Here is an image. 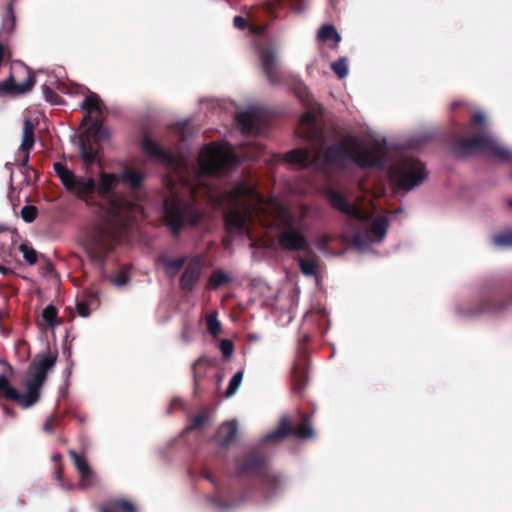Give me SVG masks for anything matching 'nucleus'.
<instances>
[{
    "mask_svg": "<svg viewBox=\"0 0 512 512\" xmlns=\"http://www.w3.org/2000/svg\"><path fill=\"white\" fill-rule=\"evenodd\" d=\"M112 218L94 227L90 244L86 248L90 261L103 265L114 245L120 240L123 231L134 220L131 216L132 205L124 199L110 201Z\"/></svg>",
    "mask_w": 512,
    "mask_h": 512,
    "instance_id": "nucleus-1",
    "label": "nucleus"
},
{
    "mask_svg": "<svg viewBox=\"0 0 512 512\" xmlns=\"http://www.w3.org/2000/svg\"><path fill=\"white\" fill-rule=\"evenodd\" d=\"M323 158L327 165L340 169H345L348 162L363 169L382 168L386 161V152L379 142L368 147L358 137L349 135L326 147Z\"/></svg>",
    "mask_w": 512,
    "mask_h": 512,
    "instance_id": "nucleus-2",
    "label": "nucleus"
},
{
    "mask_svg": "<svg viewBox=\"0 0 512 512\" xmlns=\"http://www.w3.org/2000/svg\"><path fill=\"white\" fill-rule=\"evenodd\" d=\"M464 132L468 138L456 137L451 142L452 153L459 158L484 154L500 161H511L512 151L502 146L488 131L485 116L481 112L472 115Z\"/></svg>",
    "mask_w": 512,
    "mask_h": 512,
    "instance_id": "nucleus-3",
    "label": "nucleus"
},
{
    "mask_svg": "<svg viewBox=\"0 0 512 512\" xmlns=\"http://www.w3.org/2000/svg\"><path fill=\"white\" fill-rule=\"evenodd\" d=\"M202 219V213L193 200L178 196L173 187L170 195L163 200V220L172 235L177 237L185 225L197 226Z\"/></svg>",
    "mask_w": 512,
    "mask_h": 512,
    "instance_id": "nucleus-4",
    "label": "nucleus"
},
{
    "mask_svg": "<svg viewBox=\"0 0 512 512\" xmlns=\"http://www.w3.org/2000/svg\"><path fill=\"white\" fill-rule=\"evenodd\" d=\"M512 304V276L485 283L473 307L466 311L468 316L498 313Z\"/></svg>",
    "mask_w": 512,
    "mask_h": 512,
    "instance_id": "nucleus-5",
    "label": "nucleus"
},
{
    "mask_svg": "<svg viewBox=\"0 0 512 512\" xmlns=\"http://www.w3.org/2000/svg\"><path fill=\"white\" fill-rule=\"evenodd\" d=\"M225 198L234 207L225 215L226 226L243 231L246 227V214L239 208L248 210L255 204H260L262 202L261 195L250 183L239 181L225 192Z\"/></svg>",
    "mask_w": 512,
    "mask_h": 512,
    "instance_id": "nucleus-6",
    "label": "nucleus"
},
{
    "mask_svg": "<svg viewBox=\"0 0 512 512\" xmlns=\"http://www.w3.org/2000/svg\"><path fill=\"white\" fill-rule=\"evenodd\" d=\"M266 463V456L259 449H251L245 453L242 461L237 463L236 473L239 476H257L263 493L270 497L281 489L283 480L279 475L270 473L266 469Z\"/></svg>",
    "mask_w": 512,
    "mask_h": 512,
    "instance_id": "nucleus-7",
    "label": "nucleus"
},
{
    "mask_svg": "<svg viewBox=\"0 0 512 512\" xmlns=\"http://www.w3.org/2000/svg\"><path fill=\"white\" fill-rule=\"evenodd\" d=\"M388 177L395 189L410 191L423 183L427 173L422 162L412 157H406L390 167Z\"/></svg>",
    "mask_w": 512,
    "mask_h": 512,
    "instance_id": "nucleus-8",
    "label": "nucleus"
},
{
    "mask_svg": "<svg viewBox=\"0 0 512 512\" xmlns=\"http://www.w3.org/2000/svg\"><path fill=\"white\" fill-rule=\"evenodd\" d=\"M198 161L201 172L208 176L228 173L237 164L232 150L214 143L201 150Z\"/></svg>",
    "mask_w": 512,
    "mask_h": 512,
    "instance_id": "nucleus-9",
    "label": "nucleus"
},
{
    "mask_svg": "<svg viewBox=\"0 0 512 512\" xmlns=\"http://www.w3.org/2000/svg\"><path fill=\"white\" fill-rule=\"evenodd\" d=\"M54 171L65 189L78 199L91 204L96 193L97 183L92 177H79L61 162L54 163Z\"/></svg>",
    "mask_w": 512,
    "mask_h": 512,
    "instance_id": "nucleus-10",
    "label": "nucleus"
},
{
    "mask_svg": "<svg viewBox=\"0 0 512 512\" xmlns=\"http://www.w3.org/2000/svg\"><path fill=\"white\" fill-rule=\"evenodd\" d=\"M300 422L293 426L288 417H283L277 429L266 435L267 441H278L289 435H295L300 439H311L315 436L312 427L311 415L299 412Z\"/></svg>",
    "mask_w": 512,
    "mask_h": 512,
    "instance_id": "nucleus-11",
    "label": "nucleus"
},
{
    "mask_svg": "<svg viewBox=\"0 0 512 512\" xmlns=\"http://www.w3.org/2000/svg\"><path fill=\"white\" fill-rule=\"evenodd\" d=\"M311 338L304 334L298 340V360L292 369V391L295 395L301 397L308 385V359L306 346Z\"/></svg>",
    "mask_w": 512,
    "mask_h": 512,
    "instance_id": "nucleus-12",
    "label": "nucleus"
},
{
    "mask_svg": "<svg viewBox=\"0 0 512 512\" xmlns=\"http://www.w3.org/2000/svg\"><path fill=\"white\" fill-rule=\"evenodd\" d=\"M279 226L282 231L278 235V243L282 249L287 251H305L309 249V243L305 235L295 227L292 218L281 219Z\"/></svg>",
    "mask_w": 512,
    "mask_h": 512,
    "instance_id": "nucleus-13",
    "label": "nucleus"
},
{
    "mask_svg": "<svg viewBox=\"0 0 512 512\" xmlns=\"http://www.w3.org/2000/svg\"><path fill=\"white\" fill-rule=\"evenodd\" d=\"M25 386L27 392L25 394H21L7 379V388L5 389L4 399L16 402L23 408L33 406L39 400L42 385L28 378L25 382Z\"/></svg>",
    "mask_w": 512,
    "mask_h": 512,
    "instance_id": "nucleus-14",
    "label": "nucleus"
},
{
    "mask_svg": "<svg viewBox=\"0 0 512 512\" xmlns=\"http://www.w3.org/2000/svg\"><path fill=\"white\" fill-rule=\"evenodd\" d=\"M258 55L263 73L271 85L281 82V71L277 63V51L273 45L261 47Z\"/></svg>",
    "mask_w": 512,
    "mask_h": 512,
    "instance_id": "nucleus-15",
    "label": "nucleus"
},
{
    "mask_svg": "<svg viewBox=\"0 0 512 512\" xmlns=\"http://www.w3.org/2000/svg\"><path fill=\"white\" fill-rule=\"evenodd\" d=\"M203 266L204 262L201 255H196L190 259L179 280L181 290L191 292L194 289L202 275Z\"/></svg>",
    "mask_w": 512,
    "mask_h": 512,
    "instance_id": "nucleus-16",
    "label": "nucleus"
},
{
    "mask_svg": "<svg viewBox=\"0 0 512 512\" xmlns=\"http://www.w3.org/2000/svg\"><path fill=\"white\" fill-rule=\"evenodd\" d=\"M13 76V85L23 86L29 85L27 92L31 91L35 85V76L31 69L21 61L12 63L9 77Z\"/></svg>",
    "mask_w": 512,
    "mask_h": 512,
    "instance_id": "nucleus-17",
    "label": "nucleus"
},
{
    "mask_svg": "<svg viewBox=\"0 0 512 512\" xmlns=\"http://www.w3.org/2000/svg\"><path fill=\"white\" fill-rule=\"evenodd\" d=\"M70 459L73 461L78 473L80 474V486L86 488L93 484L94 473L89 466L85 456L78 454L74 450L68 452Z\"/></svg>",
    "mask_w": 512,
    "mask_h": 512,
    "instance_id": "nucleus-18",
    "label": "nucleus"
},
{
    "mask_svg": "<svg viewBox=\"0 0 512 512\" xmlns=\"http://www.w3.org/2000/svg\"><path fill=\"white\" fill-rule=\"evenodd\" d=\"M82 125H88L84 137H89V139L95 142H101L109 137L108 130L103 126L100 118L86 115L82 120Z\"/></svg>",
    "mask_w": 512,
    "mask_h": 512,
    "instance_id": "nucleus-19",
    "label": "nucleus"
},
{
    "mask_svg": "<svg viewBox=\"0 0 512 512\" xmlns=\"http://www.w3.org/2000/svg\"><path fill=\"white\" fill-rule=\"evenodd\" d=\"M236 119L245 133L256 134L259 132L261 115L257 109L251 108L241 112L237 115Z\"/></svg>",
    "mask_w": 512,
    "mask_h": 512,
    "instance_id": "nucleus-20",
    "label": "nucleus"
},
{
    "mask_svg": "<svg viewBox=\"0 0 512 512\" xmlns=\"http://www.w3.org/2000/svg\"><path fill=\"white\" fill-rule=\"evenodd\" d=\"M330 206L348 216H355L357 211L347 198L333 188H328L325 192Z\"/></svg>",
    "mask_w": 512,
    "mask_h": 512,
    "instance_id": "nucleus-21",
    "label": "nucleus"
},
{
    "mask_svg": "<svg viewBox=\"0 0 512 512\" xmlns=\"http://www.w3.org/2000/svg\"><path fill=\"white\" fill-rule=\"evenodd\" d=\"M215 365V360L206 355L199 357L192 366L194 394L199 395L201 392L200 383L206 375V370Z\"/></svg>",
    "mask_w": 512,
    "mask_h": 512,
    "instance_id": "nucleus-22",
    "label": "nucleus"
},
{
    "mask_svg": "<svg viewBox=\"0 0 512 512\" xmlns=\"http://www.w3.org/2000/svg\"><path fill=\"white\" fill-rule=\"evenodd\" d=\"M121 183L120 174H112L102 172L99 177V184L97 185L96 192L104 199L111 197L114 189Z\"/></svg>",
    "mask_w": 512,
    "mask_h": 512,
    "instance_id": "nucleus-23",
    "label": "nucleus"
},
{
    "mask_svg": "<svg viewBox=\"0 0 512 512\" xmlns=\"http://www.w3.org/2000/svg\"><path fill=\"white\" fill-rule=\"evenodd\" d=\"M99 144V142H95L89 137H80L81 158L87 165H92L97 161L100 150Z\"/></svg>",
    "mask_w": 512,
    "mask_h": 512,
    "instance_id": "nucleus-24",
    "label": "nucleus"
},
{
    "mask_svg": "<svg viewBox=\"0 0 512 512\" xmlns=\"http://www.w3.org/2000/svg\"><path fill=\"white\" fill-rule=\"evenodd\" d=\"M237 433L238 427L235 421L223 423L216 433V439L219 446L228 447L235 440Z\"/></svg>",
    "mask_w": 512,
    "mask_h": 512,
    "instance_id": "nucleus-25",
    "label": "nucleus"
},
{
    "mask_svg": "<svg viewBox=\"0 0 512 512\" xmlns=\"http://www.w3.org/2000/svg\"><path fill=\"white\" fill-rule=\"evenodd\" d=\"M100 512H138L135 504L125 498H113L100 507Z\"/></svg>",
    "mask_w": 512,
    "mask_h": 512,
    "instance_id": "nucleus-26",
    "label": "nucleus"
},
{
    "mask_svg": "<svg viewBox=\"0 0 512 512\" xmlns=\"http://www.w3.org/2000/svg\"><path fill=\"white\" fill-rule=\"evenodd\" d=\"M141 148L145 154L158 160H168L169 154L160 146L159 143L144 135L141 141Z\"/></svg>",
    "mask_w": 512,
    "mask_h": 512,
    "instance_id": "nucleus-27",
    "label": "nucleus"
},
{
    "mask_svg": "<svg viewBox=\"0 0 512 512\" xmlns=\"http://www.w3.org/2000/svg\"><path fill=\"white\" fill-rule=\"evenodd\" d=\"M80 109L85 110L89 116H91L92 113L101 115L104 110V104L98 94L89 92L80 104Z\"/></svg>",
    "mask_w": 512,
    "mask_h": 512,
    "instance_id": "nucleus-28",
    "label": "nucleus"
},
{
    "mask_svg": "<svg viewBox=\"0 0 512 512\" xmlns=\"http://www.w3.org/2000/svg\"><path fill=\"white\" fill-rule=\"evenodd\" d=\"M300 124L305 128L299 136L306 140H312L315 135L316 116L313 111H306L300 118Z\"/></svg>",
    "mask_w": 512,
    "mask_h": 512,
    "instance_id": "nucleus-29",
    "label": "nucleus"
},
{
    "mask_svg": "<svg viewBox=\"0 0 512 512\" xmlns=\"http://www.w3.org/2000/svg\"><path fill=\"white\" fill-rule=\"evenodd\" d=\"M284 159L288 163L307 167L310 164V152L303 148L294 149L287 152Z\"/></svg>",
    "mask_w": 512,
    "mask_h": 512,
    "instance_id": "nucleus-30",
    "label": "nucleus"
},
{
    "mask_svg": "<svg viewBox=\"0 0 512 512\" xmlns=\"http://www.w3.org/2000/svg\"><path fill=\"white\" fill-rule=\"evenodd\" d=\"M157 261L166 267L167 274L170 277H174L187 262V257L181 256L176 259H169L166 255H161Z\"/></svg>",
    "mask_w": 512,
    "mask_h": 512,
    "instance_id": "nucleus-31",
    "label": "nucleus"
},
{
    "mask_svg": "<svg viewBox=\"0 0 512 512\" xmlns=\"http://www.w3.org/2000/svg\"><path fill=\"white\" fill-rule=\"evenodd\" d=\"M35 125L30 119H25L23 123V135L20 149L22 151H31L35 143Z\"/></svg>",
    "mask_w": 512,
    "mask_h": 512,
    "instance_id": "nucleus-32",
    "label": "nucleus"
},
{
    "mask_svg": "<svg viewBox=\"0 0 512 512\" xmlns=\"http://www.w3.org/2000/svg\"><path fill=\"white\" fill-rule=\"evenodd\" d=\"M387 228L388 219L385 216H378L372 221L368 234L373 236L375 240L381 241L387 233Z\"/></svg>",
    "mask_w": 512,
    "mask_h": 512,
    "instance_id": "nucleus-33",
    "label": "nucleus"
},
{
    "mask_svg": "<svg viewBox=\"0 0 512 512\" xmlns=\"http://www.w3.org/2000/svg\"><path fill=\"white\" fill-rule=\"evenodd\" d=\"M13 76L8 77L6 80L0 82V97L11 95H22L27 93V90L29 89V85H23V86H15L13 85Z\"/></svg>",
    "mask_w": 512,
    "mask_h": 512,
    "instance_id": "nucleus-34",
    "label": "nucleus"
},
{
    "mask_svg": "<svg viewBox=\"0 0 512 512\" xmlns=\"http://www.w3.org/2000/svg\"><path fill=\"white\" fill-rule=\"evenodd\" d=\"M120 181L129 184L131 189L137 190L142 185L143 174L132 168H126L122 173H120Z\"/></svg>",
    "mask_w": 512,
    "mask_h": 512,
    "instance_id": "nucleus-35",
    "label": "nucleus"
},
{
    "mask_svg": "<svg viewBox=\"0 0 512 512\" xmlns=\"http://www.w3.org/2000/svg\"><path fill=\"white\" fill-rule=\"evenodd\" d=\"M16 25V17L14 15L12 6L9 5L7 9V14L2 20L1 28H0V40L4 41L5 37L10 35Z\"/></svg>",
    "mask_w": 512,
    "mask_h": 512,
    "instance_id": "nucleus-36",
    "label": "nucleus"
},
{
    "mask_svg": "<svg viewBox=\"0 0 512 512\" xmlns=\"http://www.w3.org/2000/svg\"><path fill=\"white\" fill-rule=\"evenodd\" d=\"M232 281L231 277L222 270H214L207 282L208 289H217L222 285L229 284Z\"/></svg>",
    "mask_w": 512,
    "mask_h": 512,
    "instance_id": "nucleus-37",
    "label": "nucleus"
},
{
    "mask_svg": "<svg viewBox=\"0 0 512 512\" xmlns=\"http://www.w3.org/2000/svg\"><path fill=\"white\" fill-rule=\"evenodd\" d=\"M57 315L58 310L57 308L50 304L46 306L42 311V320L48 327H55L56 324H59L60 322H57Z\"/></svg>",
    "mask_w": 512,
    "mask_h": 512,
    "instance_id": "nucleus-38",
    "label": "nucleus"
},
{
    "mask_svg": "<svg viewBox=\"0 0 512 512\" xmlns=\"http://www.w3.org/2000/svg\"><path fill=\"white\" fill-rule=\"evenodd\" d=\"M492 242L498 247L512 248V229L494 235Z\"/></svg>",
    "mask_w": 512,
    "mask_h": 512,
    "instance_id": "nucleus-39",
    "label": "nucleus"
},
{
    "mask_svg": "<svg viewBox=\"0 0 512 512\" xmlns=\"http://www.w3.org/2000/svg\"><path fill=\"white\" fill-rule=\"evenodd\" d=\"M318 38L322 41L326 40H335L336 42L340 41V36L337 33L335 27L330 24L323 25L318 31Z\"/></svg>",
    "mask_w": 512,
    "mask_h": 512,
    "instance_id": "nucleus-40",
    "label": "nucleus"
},
{
    "mask_svg": "<svg viewBox=\"0 0 512 512\" xmlns=\"http://www.w3.org/2000/svg\"><path fill=\"white\" fill-rule=\"evenodd\" d=\"M298 264L301 272L306 276H315L317 273V263L314 259H304L299 257Z\"/></svg>",
    "mask_w": 512,
    "mask_h": 512,
    "instance_id": "nucleus-41",
    "label": "nucleus"
},
{
    "mask_svg": "<svg viewBox=\"0 0 512 512\" xmlns=\"http://www.w3.org/2000/svg\"><path fill=\"white\" fill-rule=\"evenodd\" d=\"M242 379H243V371H238L237 373L234 374V376L230 380L228 388L225 392V396L227 398L233 396L236 393V391L238 390V388L242 382Z\"/></svg>",
    "mask_w": 512,
    "mask_h": 512,
    "instance_id": "nucleus-42",
    "label": "nucleus"
},
{
    "mask_svg": "<svg viewBox=\"0 0 512 512\" xmlns=\"http://www.w3.org/2000/svg\"><path fill=\"white\" fill-rule=\"evenodd\" d=\"M57 355L44 354L41 355L35 362L47 373L56 363Z\"/></svg>",
    "mask_w": 512,
    "mask_h": 512,
    "instance_id": "nucleus-43",
    "label": "nucleus"
},
{
    "mask_svg": "<svg viewBox=\"0 0 512 512\" xmlns=\"http://www.w3.org/2000/svg\"><path fill=\"white\" fill-rule=\"evenodd\" d=\"M43 95L45 99L51 103L52 105H61L64 104L63 98L57 94L52 88L47 85L42 87Z\"/></svg>",
    "mask_w": 512,
    "mask_h": 512,
    "instance_id": "nucleus-44",
    "label": "nucleus"
},
{
    "mask_svg": "<svg viewBox=\"0 0 512 512\" xmlns=\"http://www.w3.org/2000/svg\"><path fill=\"white\" fill-rule=\"evenodd\" d=\"M332 71L340 78H344L348 74V65L346 58L342 57L331 65Z\"/></svg>",
    "mask_w": 512,
    "mask_h": 512,
    "instance_id": "nucleus-45",
    "label": "nucleus"
},
{
    "mask_svg": "<svg viewBox=\"0 0 512 512\" xmlns=\"http://www.w3.org/2000/svg\"><path fill=\"white\" fill-rule=\"evenodd\" d=\"M19 249L23 254V258L29 265H34L37 262V252L33 247L27 244H21Z\"/></svg>",
    "mask_w": 512,
    "mask_h": 512,
    "instance_id": "nucleus-46",
    "label": "nucleus"
},
{
    "mask_svg": "<svg viewBox=\"0 0 512 512\" xmlns=\"http://www.w3.org/2000/svg\"><path fill=\"white\" fill-rule=\"evenodd\" d=\"M207 329L209 333L216 337L221 332V323L218 321L216 314H209L206 318Z\"/></svg>",
    "mask_w": 512,
    "mask_h": 512,
    "instance_id": "nucleus-47",
    "label": "nucleus"
},
{
    "mask_svg": "<svg viewBox=\"0 0 512 512\" xmlns=\"http://www.w3.org/2000/svg\"><path fill=\"white\" fill-rule=\"evenodd\" d=\"M38 215V209L33 205H26L21 209V217L27 222H33Z\"/></svg>",
    "mask_w": 512,
    "mask_h": 512,
    "instance_id": "nucleus-48",
    "label": "nucleus"
},
{
    "mask_svg": "<svg viewBox=\"0 0 512 512\" xmlns=\"http://www.w3.org/2000/svg\"><path fill=\"white\" fill-rule=\"evenodd\" d=\"M296 94H297L298 98L301 100L302 103H304L307 106L311 105L312 97H311V95H310V93H309V91H308L306 86L299 85L296 88Z\"/></svg>",
    "mask_w": 512,
    "mask_h": 512,
    "instance_id": "nucleus-49",
    "label": "nucleus"
},
{
    "mask_svg": "<svg viewBox=\"0 0 512 512\" xmlns=\"http://www.w3.org/2000/svg\"><path fill=\"white\" fill-rule=\"evenodd\" d=\"M219 347H220V350L225 359H229L232 356L233 351H234V344L231 340H229V339L221 340Z\"/></svg>",
    "mask_w": 512,
    "mask_h": 512,
    "instance_id": "nucleus-50",
    "label": "nucleus"
},
{
    "mask_svg": "<svg viewBox=\"0 0 512 512\" xmlns=\"http://www.w3.org/2000/svg\"><path fill=\"white\" fill-rule=\"evenodd\" d=\"M111 281L116 285V286H124L128 283L129 281V276L127 274L126 271L124 270H120L116 273V275L114 277H112Z\"/></svg>",
    "mask_w": 512,
    "mask_h": 512,
    "instance_id": "nucleus-51",
    "label": "nucleus"
},
{
    "mask_svg": "<svg viewBox=\"0 0 512 512\" xmlns=\"http://www.w3.org/2000/svg\"><path fill=\"white\" fill-rule=\"evenodd\" d=\"M207 421V416L203 414L195 415L190 424V429H200Z\"/></svg>",
    "mask_w": 512,
    "mask_h": 512,
    "instance_id": "nucleus-52",
    "label": "nucleus"
},
{
    "mask_svg": "<svg viewBox=\"0 0 512 512\" xmlns=\"http://www.w3.org/2000/svg\"><path fill=\"white\" fill-rule=\"evenodd\" d=\"M77 312L82 317H87L90 315V309L87 303L79 302L77 303Z\"/></svg>",
    "mask_w": 512,
    "mask_h": 512,
    "instance_id": "nucleus-53",
    "label": "nucleus"
},
{
    "mask_svg": "<svg viewBox=\"0 0 512 512\" xmlns=\"http://www.w3.org/2000/svg\"><path fill=\"white\" fill-rule=\"evenodd\" d=\"M234 26L238 29H245L247 27V20L242 16H235L233 20Z\"/></svg>",
    "mask_w": 512,
    "mask_h": 512,
    "instance_id": "nucleus-54",
    "label": "nucleus"
},
{
    "mask_svg": "<svg viewBox=\"0 0 512 512\" xmlns=\"http://www.w3.org/2000/svg\"><path fill=\"white\" fill-rule=\"evenodd\" d=\"M29 379H32L33 381L37 382V383H40L41 385L44 384L45 380H46V376L44 375H41L40 373L38 372H30V377Z\"/></svg>",
    "mask_w": 512,
    "mask_h": 512,
    "instance_id": "nucleus-55",
    "label": "nucleus"
},
{
    "mask_svg": "<svg viewBox=\"0 0 512 512\" xmlns=\"http://www.w3.org/2000/svg\"><path fill=\"white\" fill-rule=\"evenodd\" d=\"M29 379H32L33 381L37 382V383H40L41 385L44 384L45 380H46V376L44 375H41L40 373L38 372H30V377Z\"/></svg>",
    "mask_w": 512,
    "mask_h": 512,
    "instance_id": "nucleus-56",
    "label": "nucleus"
},
{
    "mask_svg": "<svg viewBox=\"0 0 512 512\" xmlns=\"http://www.w3.org/2000/svg\"><path fill=\"white\" fill-rule=\"evenodd\" d=\"M7 385V377L4 375H0V400L4 399L5 389Z\"/></svg>",
    "mask_w": 512,
    "mask_h": 512,
    "instance_id": "nucleus-57",
    "label": "nucleus"
},
{
    "mask_svg": "<svg viewBox=\"0 0 512 512\" xmlns=\"http://www.w3.org/2000/svg\"><path fill=\"white\" fill-rule=\"evenodd\" d=\"M29 372H38L41 375H44V376L47 377V373L43 370V368H41L39 365H37V363L35 361H33L30 364Z\"/></svg>",
    "mask_w": 512,
    "mask_h": 512,
    "instance_id": "nucleus-58",
    "label": "nucleus"
},
{
    "mask_svg": "<svg viewBox=\"0 0 512 512\" xmlns=\"http://www.w3.org/2000/svg\"><path fill=\"white\" fill-rule=\"evenodd\" d=\"M22 152H23V157L20 160L19 166L21 168H29L28 162H29L30 151H22Z\"/></svg>",
    "mask_w": 512,
    "mask_h": 512,
    "instance_id": "nucleus-59",
    "label": "nucleus"
},
{
    "mask_svg": "<svg viewBox=\"0 0 512 512\" xmlns=\"http://www.w3.org/2000/svg\"><path fill=\"white\" fill-rule=\"evenodd\" d=\"M43 429H44L46 432H49V433H53V432H54V428H53V425H52L51 421H47V422L44 424Z\"/></svg>",
    "mask_w": 512,
    "mask_h": 512,
    "instance_id": "nucleus-60",
    "label": "nucleus"
},
{
    "mask_svg": "<svg viewBox=\"0 0 512 512\" xmlns=\"http://www.w3.org/2000/svg\"><path fill=\"white\" fill-rule=\"evenodd\" d=\"M203 477L205 479H207L209 482H211L213 485H216V482L210 473H208V472L203 473Z\"/></svg>",
    "mask_w": 512,
    "mask_h": 512,
    "instance_id": "nucleus-61",
    "label": "nucleus"
},
{
    "mask_svg": "<svg viewBox=\"0 0 512 512\" xmlns=\"http://www.w3.org/2000/svg\"><path fill=\"white\" fill-rule=\"evenodd\" d=\"M1 407L6 415H13L12 410L6 404H1Z\"/></svg>",
    "mask_w": 512,
    "mask_h": 512,
    "instance_id": "nucleus-62",
    "label": "nucleus"
},
{
    "mask_svg": "<svg viewBox=\"0 0 512 512\" xmlns=\"http://www.w3.org/2000/svg\"><path fill=\"white\" fill-rule=\"evenodd\" d=\"M354 241H355L356 244H360L361 243V236L360 235H355Z\"/></svg>",
    "mask_w": 512,
    "mask_h": 512,
    "instance_id": "nucleus-63",
    "label": "nucleus"
},
{
    "mask_svg": "<svg viewBox=\"0 0 512 512\" xmlns=\"http://www.w3.org/2000/svg\"><path fill=\"white\" fill-rule=\"evenodd\" d=\"M46 269H47L48 271H51V270L53 269L52 264H51V263H47Z\"/></svg>",
    "mask_w": 512,
    "mask_h": 512,
    "instance_id": "nucleus-64",
    "label": "nucleus"
}]
</instances>
